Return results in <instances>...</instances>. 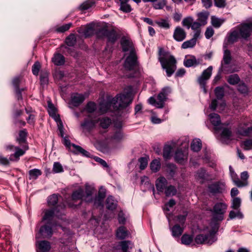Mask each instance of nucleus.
Masks as SVG:
<instances>
[{
	"instance_id": "2eb2a0df",
	"label": "nucleus",
	"mask_w": 252,
	"mask_h": 252,
	"mask_svg": "<svg viewBox=\"0 0 252 252\" xmlns=\"http://www.w3.org/2000/svg\"><path fill=\"white\" fill-rule=\"evenodd\" d=\"M106 196V190L101 187L94 198H93V202L94 205L97 207L102 206L103 199Z\"/></svg>"
},
{
	"instance_id": "393cba45",
	"label": "nucleus",
	"mask_w": 252,
	"mask_h": 252,
	"mask_svg": "<svg viewBox=\"0 0 252 252\" xmlns=\"http://www.w3.org/2000/svg\"><path fill=\"white\" fill-rule=\"evenodd\" d=\"M117 201L115 200L112 196H108L106 200V207L109 210H114L117 207Z\"/></svg>"
},
{
	"instance_id": "20e7f679",
	"label": "nucleus",
	"mask_w": 252,
	"mask_h": 252,
	"mask_svg": "<svg viewBox=\"0 0 252 252\" xmlns=\"http://www.w3.org/2000/svg\"><path fill=\"white\" fill-rule=\"evenodd\" d=\"M215 233V231L212 230L207 234H198L196 236L194 241L197 244H207L211 245L217 240Z\"/></svg>"
},
{
	"instance_id": "9d476101",
	"label": "nucleus",
	"mask_w": 252,
	"mask_h": 252,
	"mask_svg": "<svg viewBox=\"0 0 252 252\" xmlns=\"http://www.w3.org/2000/svg\"><path fill=\"white\" fill-rule=\"evenodd\" d=\"M171 92V89L168 87L163 88L157 96V108H162L164 107V102L167 99V96Z\"/></svg>"
},
{
	"instance_id": "a878e982",
	"label": "nucleus",
	"mask_w": 252,
	"mask_h": 252,
	"mask_svg": "<svg viewBox=\"0 0 252 252\" xmlns=\"http://www.w3.org/2000/svg\"><path fill=\"white\" fill-rule=\"evenodd\" d=\"M27 135L28 133L26 129H24L19 131V136L16 139V141L20 145L26 144Z\"/></svg>"
},
{
	"instance_id": "f3484780",
	"label": "nucleus",
	"mask_w": 252,
	"mask_h": 252,
	"mask_svg": "<svg viewBox=\"0 0 252 252\" xmlns=\"http://www.w3.org/2000/svg\"><path fill=\"white\" fill-rule=\"evenodd\" d=\"M121 45L124 52L129 51L130 53L131 51H135L133 47V44L131 40L125 37L122 38L121 40Z\"/></svg>"
},
{
	"instance_id": "39448f33",
	"label": "nucleus",
	"mask_w": 252,
	"mask_h": 252,
	"mask_svg": "<svg viewBox=\"0 0 252 252\" xmlns=\"http://www.w3.org/2000/svg\"><path fill=\"white\" fill-rule=\"evenodd\" d=\"M227 205L222 202L217 203L213 209V219L215 220H222L223 215L226 212Z\"/></svg>"
},
{
	"instance_id": "69168bd1",
	"label": "nucleus",
	"mask_w": 252,
	"mask_h": 252,
	"mask_svg": "<svg viewBox=\"0 0 252 252\" xmlns=\"http://www.w3.org/2000/svg\"><path fill=\"white\" fill-rule=\"evenodd\" d=\"M63 169L61 164L59 162H55L53 165V171L54 173H60L63 172Z\"/></svg>"
},
{
	"instance_id": "bf43d9fd",
	"label": "nucleus",
	"mask_w": 252,
	"mask_h": 252,
	"mask_svg": "<svg viewBox=\"0 0 252 252\" xmlns=\"http://www.w3.org/2000/svg\"><path fill=\"white\" fill-rule=\"evenodd\" d=\"M94 2L92 0H88L83 2L80 6V9L81 10H87L92 6Z\"/></svg>"
},
{
	"instance_id": "1a4fd4ad",
	"label": "nucleus",
	"mask_w": 252,
	"mask_h": 252,
	"mask_svg": "<svg viewBox=\"0 0 252 252\" xmlns=\"http://www.w3.org/2000/svg\"><path fill=\"white\" fill-rule=\"evenodd\" d=\"M209 192L213 195L222 193L225 189V185L221 182H215L208 186Z\"/></svg>"
},
{
	"instance_id": "2f4dec72",
	"label": "nucleus",
	"mask_w": 252,
	"mask_h": 252,
	"mask_svg": "<svg viewBox=\"0 0 252 252\" xmlns=\"http://www.w3.org/2000/svg\"><path fill=\"white\" fill-rule=\"evenodd\" d=\"M120 2V9L125 13H129L132 10L130 5L127 3L128 0H119Z\"/></svg>"
},
{
	"instance_id": "79ce46f5",
	"label": "nucleus",
	"mask_w": 252,
	"mask_h": 252,
	"mask_svg": "<svg viewBox=\"0 0 252 252\" xmlns=\"http://www.w3.org/2000/svg\"><path fill=\"white\" fill-rule=\"evenodd\" d=\"M76 42V36L73 33L70 34L65 39V43L68 46H73Z\"/></svg>"
},
{
	"instance_id": "aec40b11",
	"label": "nucleus",
	"mask_w": 252,
	"mask_h": 252,
	"mask_svg": "<svg viewBox=\"0 0 252 252\" xmlns=\"http://www.w3.org/2000/svg\"><path fill=\"white\" fill-rule=\"evenodd\" d=\"M36 245L39 252H49L51 249L50 243L46 240L37 241Z\"/></svg>"
},
{
	"instance_id": "c756f323",
	"label": "nucleus",
	"mask_w": 252,
	"mask_h": 252,
	"mask_svg": "<svg viewBox=\"0 0 252 252\" xmlns=\"http://www.w3.org/2000/svg\"><path fill=\"white\" fill-rule=\"evenodd\" d=\"M52 61L55 65H62L64 63L65 59L63 55L58 53L54 55Z\"/></svg>"
},
{
	"instance_id": "4d7b16f0",
	"label": "nucleus",
	"mask_w": 252,
	"mask_h": 252,
	"mask_svg": "<svg viewBox=\"0 0 252 252\" xmlns=\"http://www.w3.org/2000/svg\"><path fill=\"white\" fill-rule=\"evenodd\" d=\"M96 109V105L95 103L90 101L89 102L86 106V110L88 113H93Z\"/></svg>"
},
{
	"instance_id": "4c0bfd02",
	"label": "nucleus",
	"mask_w": 252,
	"mask_h": 252,
	"mask_svg": "<svg viewBox=\"0 0 252 252\" xmlns=\"http://www.w3.org/2000/svg\"><path fill=\"white\" fill-rule=\"evenodd\" d=\"M227 81L229 84L235 85L240 81V78L237 74H233L228 76Z\"/></svg>"
},
{
	"instance_id": "72a5a7b5",
	"label": "nucleus",
	"mask_w": 252,
	"mask_h": 252,
	"mask_svg": "<svg viewBox=\"0 0 252 252\" xmlns=\"http://www.w3.org/2000/svg\"><path fill=\"white\" fill-rule=\"evenodd\" d=\"M128 234L126 228L124 226L120 227L117 230L116 235L119 239H125Z\"/></svg>"
},
{
	"instance_id": "6ab92c4d",
	"label": "nucleus",
	"mask_w": 252,
	"mask_h": 252,
	"mask_svg": "<svg viewBox=\"0 0 252 252\" xmlns=\"http://www.w3.org/2000/svg\"><path fill=\"white\" fill-rule=\"evenodd\" d=\"M232 60V58L231 56V53L229 50H225L223 53V61L221 63V67L222 70L226 73H228V70L226 69V67L223 65V64L225 65H227L230 63L231 61Z\"/></svg>"
},
{
	"instance_id": "0e129e2a",
	"label": "nucleus",
	"mask_w": 252,
	"mask_h": 252,
	"mask_svg": "<svg viewBox=\"0 0 252 252\" xmlns=\"http://www.w3.org/2000/svg\"><path fill=\"white\" fill-rule=\"evenodd\" d=\"M188 215L187 212H184L183 215H179L176 217L177 221L179 222L181 225H183L186 220V218Z\"/></svg>"
},
{
	"instance_id": "f03ea898",
	"label": "nucleus",
	"mask_w": 252,
	"mask_h": 252,
	"mask_svg": "<svg viewBox=\"0 0 252 252\" xmlns=\"http://www.w3.org/2000/svg\"><path fill=\"white\" fill-rule=\"evenodd\" d=\"M158 61L163 69H165L166 74L168 77L171 76L176 69V60L174 57L170 55L163 48H158Z\"/></svg>"
},
{
	"instance_id": "ddd939ff",
	"label": "nucleus",
	"mask_w": 252,
	"mask_h": 252,
	"mask_svg": "<svg viewBox=\"0 0 252 252\" xmlns=\"http://www.w3.org/2000/svg\"><path fill=\"white\" fill-rule=\"evenodd\" d=\"M23 149H20L18 147H15V152L13 154L10 155L9 159L12 161H18L20 157L24 155L25 153V151L29 149L28 146L27 144L21 145Z\"/></svg>"
},
{
	"instance_id": "c03bdc74",
	"label": "nucleus",
	"mask_w": 252,
	"mask_h": 252,
	"mask_svg": "<svg viewBox=\"0 0 252 252\" xmlns=\"http://www.w3.org/2000/svg\"><path fill=\"white\" fill-rule=\"evenodd\" d=\"M167 169L166 171L167 173L169 174V175L173 177L175 175L176 172V169L177 167L176 166L172 163H168L167 164Z\"/></svg>"
},
{
	"instance_id": "a211bd4d",
	"label": "nucleus",
	"mask_w": 252,
	"mask_h": 252,
	"mask_svg": "<svg viewBox=\"0 0 252 252\" xmlns=\"http://www.w3.org/2000/svg\"><path fill=\"white\" fill-rule=\"evenodd\" d=\"M85 97L81 94H74L71 95V103L75 107L79 106L84 101Z\"/></svg>"
},
{
	"instance_id": "6e6d98bb",
	"label": "nucleus",
	"mask_w": 252,
	"mask_h": 252,
	"mask_svg": "<svg viewBox=\"0 0 252 252\" xmlns=\"http://www.w3.org/2000/svg\"><path fill=\"white\" fill-rule=\"evenodd\" d=\"M72 25V24L71 23L63 25L57 28L56 29V31L58 32H65L67 31L70 28Z\"/></svg>"
},
{
	"instance_id": "e433bc0d",
	"label": "nucleus",
	"mask_w": 252,
	"mask_h": 252,
	"mask_svg": "<svg viewBox=\"0 0 252 252\" xmlns=\"http://www.w3.org/2000/svg\"><path fill=\"white\" fill-rule=\"evenodd\" d=\"M240 34L238 31L235 30L232 32L229 35L227 39V41L229 43H233L237 41V39L240 36Z\"/></svg>"
},
{
	"instance_id": "0eeeda50",
	"label": "nucleus",
	"mask_w": 252,
	"mask_h": 252,
	"mask_svg": "<svg viewBox=\"0 0 252 252\" xmlns=\"http://www.w3.org/2000/svg\"><path fill=\"white\" fill-rule=\"evenodd\" d=\"M212 69L213 67L212 66H209L203 71L201 75L198 78V82L201 88L203 89L204 93H207V90L205 87L206 81L210 78L212 75Z\"/></svg>"
},
{
	"instance_id": "a18cd8bd",
	"label": "nucleus",
	"mask_w": 252,
	"mask_h": 252,
	"mask_svg": "<svg viewBox=\"0 0 252 252\" xmlns=\"http://www.w3.org/2000/svg\"><path fill=\"white\" fill-rule=\"evenodd\" d=\"M150 168L153 172H157L160 168V161L158 159L153 160L150 164Z\"/></svg>"
},
{
	"instance_id": "5fc2aeb1",
	"label": "nucleus",
	"mask_w": 252,
	"mask_h": 252,
	"mask_svg": "<svg viewBox=\"0 0 252 252\" xmlns=\"http://www.w3.org/2000/svg\"><path fill=\"white\" fill-rule=\"evenodd\" d=\"M233 182L239 188L246 187L248 185V181L240 180L238 178H234Z\"/></svg>"
},
{
	"instance_id": "412c9836",
	"label": "nucleus",
	"mask_w": 252,
	"mask_h": 252,
	"mask_svg": "<svg viewBox=\"0 0 252 252\" xmlns=\"http://www.w3.org/2000/svg\"><path fill=\"white\" fill-rule=\"evenodd\" d=\"M167 185V181L163 177L158 178L156 182L157 189L159 192H163Z\"/></svg>"
},
{
	"instance_id": "8fccbe9b",
	"label": "nucleus",
	"mask_w": 252,
	"mask_h": 252,
	"mask_svg": "<svg viewBox=\"0 0 252 252\" xmlns=\"http://www.w3.org/2000/svg\"><path fill=\"white\" fill-rule=\"evenodd\" d=\"M215 94L218 99H221L224 96V89L222 87H217L215 89Z\"/></svg>"
},
{
	"instance_id": "de8ad7c7",
	"label": "nucleus",
	"mask_w": 252,
	"mask_h": 252,
	"mask_svg": "<svg viewBox=\"0 0 252 252\" xmlns=\"http://www.w3.org/2000/svg\"><path fill=\"white\" fill-rule=\"evenodd\" d=\"M193 241L192 236L185 234L181 237L182 243L185 245H189Z\"/></svg>"
},
{
	"instance_id": "b1692460",
	"label": "nucleus",
	"mask_w": 252,
	"mask_h": 252,
	"mask_svg": "<svg viewBox=\"0 0 252 252\" xmlns=\"http://www.w3.org/2000/svg\"><path fill=\"white\" fill-rule=\"evenodd\" d=\"M96 122L94 120L85 119L83 123H81V126L88 131L93 129L95 126Z\"/></svg>"
},
{
	"instance_id": "052dcab7",
	"label": "nucleus",
	"mask_w": 252,
	"mask_h": 252,
	"mask_svg": "<svg viewBox=\"0 0 252 252\" xmlns=\"http://www.w3.org/2000/svg\"><path fill=\"white\" fill-rule=\"evenodd\" d=\"M72 145L76 151L78 153H80L83 156H85L86 157L89 156L90 153L86 150L83 149L81 147L75 145V144H72Z\"/></svg>"
},
{
	"instance_id": "774afa93",
	"label": "nucleus",
	"mask_w": 252,
	"mask_h": 252,
	"mask_svg": "<svg viewBox=\"0 0 252 252\" xmlns=\"http://www.w3.org/2000/svg\"><path fill=\"white\" fill-rule=\"evenodd\" d=\"M221 135L222 137L228 139L232 135L231 131L228 128H224L222 129Z\"/></svg>"
},
{
	"instance_id": "ea45409f",
	"label": "nucleus",
	"mask_w": 252,
	"mask_h": 252,
	"mask_svg": "<svg viewBox=\"0 0 252 252\" xmlns=\"http://www.w3.org/2000/svg\"><path fill=\"white\" fill-rule=\"evenodd\" d=\"M155 23L157 24L159 27L165 29H168L170 27V25L167 19H160L159 20L156 21Z\"/></svg>"
},
{
	"instance_id": "dca6fc26",
	"label": "nucleus",
	"mask_w": 252,
	"mask_h": 252,
	"mask_svg": "<svg viewBox=\"0 0 252 252\" xmlns=\"http://www.w3.org/2000/svg\"><path fill=\"white\" fill-rule=\"evenodd\" d=\"M187 33L185 31L180 27H177L174 32L173 38L178 42L183 41L186 38Z\"/></svg>"
},
{
	"instance_id": "3c124183",
	"label": "nucleus",
	"mask_w": 252,
	"mask_h": 252,
	"mask_svg": "<svg viewBox=\"0 0 252 252\" xmlns=\"http://www.w3.org/2000/svg\"><path fill=\"white\" fill-rule=\"evenodd\" d=\"M94 30L93 26L91 25H88L85 27L84 35L86 37H89L94 34Z\"/></svg>"
},
{
	"instance_id": "f704fd0d",
	"label": "nucleus",
	"mask_w": 252,
	"mask_h": 252,
	"mask_svg": "<svg viewBox=\"0 0 252 252\" xmlns=\"http://www.w3.org/2000/svg\"><path fill=\"white\" fill-rule=\"evenodd\" d=\"M211 24L215 28H220L224 22V20L220 19L215 16H212L211 18Z\"/></svg>"
},
{
	"instance_id": "c85d7f7f",
	"label": "nucleus",
	"mask_w": 252,
	"mask_h": 252,
	"mask_svg": "<svg viewBox=\"0 0 252 252\" xmlns=\"http://www.w3.org/2000/svg\"><path fill=\"white\" fill-rule=\"evenodd\" d=\"M187 158V154L181 150H177L175 154V159L179 163H182Z\"/></svg>"
},
{
	"instance_id": "a19ab883",
	"label": "nucleus",
	"mask_w": 252,
	"mask_h": 252,
	"mask_svg": "<svg viewBox=\"0 0 252 252\" xmlns=\"http://www.w3.org/2000/svg\"><path fill=\"white\" fill-rule=\"evenodd\" d=\"M165 194L166 196H174L177 193L176 188L172 185L167 186L165 189Z\"/></svg>"
},
{
	"instance_id": "5701e85b",
	"label": "nucleus",
	"mask_w": 252,
	"mask_h": 252,
	"mask_svg": "<svg viewBox=\"0 0 252 252\" xmlns=\"http://www.w3.org/2000/svg\"><path fill=\"white\" fill-rule=\"evenodd\" d=\"M106 37L107 41L111 44H114L118 38L117 32L114 30H108Z\"/></svg>"
},
{
	"instance_id": "f8f14e48",
	"label": "nucleus",
	"mask_w": 252,
	"mask_h": 252,
	"mask_svg": "<svg viewBox=\"0 0 252 252\" xmlns=\"http://www.w3.org/2000/svg\"><path fill=\"white\" fill-rule=\"evenodd\" d=\"M209 118L212 124L214 126V129L219 131L222 129L223 124L221 123L219 115L216 113H212L209 115Z\"/></svg>"
},
{
	"instance_id": "49530a36",
	"label": "nucleus",
	"mask_w": 252,
	"mask_h": 252,
	"mask_svg": "<svg viewBox=\"0 0 252 252\" xmlns=\"http://www.w3.org/2000/svg\"><path fill=\"white\" fill-rule=\"evenodd\" d=\"M196 42L195 39H191L189 40L186 41L182 44V48L187 49L189 48H193L196 44Z\"/></svg>"
},
{
	"instance_id": "680f3d73",
	"label": "nucleus",
	"mask_w": 252,
	"mask_h": 252,
	"mask_svg": "<svg viewBox=\"0 0 252 252\" xmlns=\"http://www.w3.org/2000/svg\"><path fill=\"white\" fill-rule=\"evenodd\" d=\"M48 74L47 72H41L40 75V81L41 85L47 84L48 82Z\"/></svg>"
},
{
	"instance_id": "4be33fe9",
	"label": "nucleus",
	"mask_w": 252,
	"mask_h": 252,
	"mask_svg": "<svg viewBox=\"0 0 252 252\" xmlns=\"http://www.w3.org/2000/svg\"><path fill=\"white\" fill-rule=\"evenodd\" d=\"M200 63V60H197L194 56H190L189 58H186L184 61V64L187 67L195 66Z\"/></svg>"
},
{
	"instance_id": "58836bf2",
	"label": "nucleus",
	"mask_w": 252,
	"mask_h": 252,
	"mask_svg": "<svg viewBox=\"0 0 252 252\" xmlns=\"http://www.w3.org/2000/svg\"><path fill=\"white\" fill-rule=\"evenodd\" d=\"M42 174V172L38 169H33L29 171L30 180H35Z\"/></svg>"
},
{
	"instance_id": "423d86ee",
	"label": "nucleus",
	"mask_w": 252,
	"mask_h": 252,
	"mask_svg": "<svg viewBox=\"0 0 252 252\" xmlns=\"http://www.w3.org/2000/svg\"><path fill=\"white\" fill-rule=\"evenodd\" d=\"M137 57L135 51H131L126 58L124 63L125 68L128 70H132L138 65Z\"/></svg>"
},
{
	"instance_id": "c9c22d12",
	"label": "nucleus",
	"mask_w": 252,
	"mask_h": 252,
	"mask_svg": "<svg viewBox=\"0 0 252 252\" xmlns=\"http://www.w3.org/2000/svg\"><path fill=\"white\" fill-rule=\"evenodd\" d=\"M202 147L201 141L199 139L193 140L190 145L191 149L194 151L197 152L199 151Z\"/></svg>"
},
{
	"instance_id": "e2e57ef3",
	"label": "nucleus",
	"mask_w": 252,
	"mask_h": 252,
	"mask_svg": "<svg viewBox=\"0 0 252 252\" xmlns=\"http://www.w3.org/2000/svg\"><path fill=\"white\" fill-rule=\"evenodd\" d=\"M229 217L230 219H233L236 217H237L239 219H242L243 218V215L239 210H238L237 212L231 211L229 214Z\"/></svg>"
},
{
	"instance_id": "603ef678",
	"label": "nucleus",
	"mask_w": 252,
	"mask_h": 252,
	"mask_svg": "<svg viewBox=\"0 0 252 252\" xmlns=\"http://www.w3.org/2000/svg\"><path fill=\"white\" fill-rule=\"evenodd\" d=\"M108 29L106 28H101L99 29L96 32V35L98 38H103L106 37Z\"/></svg>"
},
{
	"instance_id": "338daca9",
	"label": "nucleus",
	"mask_w": 252,
	"mask_h": 252,
	"mask_svg": "<svg viewBox=\"0 0 252 252\" xmlns=\"http://www.w3.org/2000/svg\"><path fill=\"white\" fill-rule=\"evenodd\" d=\"M48 111L49 115L52 117L54 118L56 116V109L54 107V105L51 102H48Z\"/></svg>"
},
{
	"instance_id": "13d9d810",
	"label": "nucleus",
	"mask_w": 252,
	"mask_h": 252,
	"mask_svg": "<svg viewBox=\"0 0 252 252\" xmlns=\"http://www.w3.org/2000/svg\"><path fill=\"white\" fill-rule=\"evenodd\" d=\"M58 201V196L57 194H53L48 197V203L49 205L54 206Z\"/></svg>"
},
{
	"instance_id": "4468645a",
	"label": "nucleus",
	"mask_w": 252,
	"mask_h": 252,
	"mask_svg": "<svg viewBox=\"0 0 252 252\" xmlns=\"http://www.w3.org/2000/svg\"><path fill=\"white\" fill-rule=\"evenodd\" d=\"M252 29L250 23H245L242 24L239 30V33L240 36L244 39H247L250 36Z\"/></svg>"
},
{
	"instance_id": "9b49d317",
	"label": "nucleus",
	"mask_w": 252,
	"mask_h": 252,
	"mask_svg": "<svg viewBox=\"0 0 252 252\" xmlns=\"http://www.w3.org/2000/svg\"><path fill=\"white\" fill-rule=\"evenodd\" d=\"M63 209L64 207H61L62 211L63 210ZM63 214V212L60 213V211L59 209H58V207L47 210L45 212V215L43 218V220H50L54 215L59 218Z\"/></svg>"
},
{
	"instance_id": "473e14b6",
	"label": "nucleus",
	"mask_w": 252,
	"mask_h": 252,
	"mask_svg": "<svg viewBox=\"0 0 252 252\" xmlns=\"http://www.w3.org/2000/svg\"><path fill=\"white\" fill-rule=\"evenodd\" d=\"M209 15V13L208 11H203L198 14V20L203 26L207 24Z\"/></svg>"
},
{
	"instance_id": "7c9ffc66",
	"label": "nucleus",
	"mask_w": 252,
	"mask_h": 252,
	"mask_svg": "<svg viewBox=\"0 0 252 252\" xmlns=\"http://www.w3.org/2000/svg\"><path fill=\"white\" fill-rule=\"evenodd\" d=\"M184 228L179 224H175L171 228L172 235L174 237H179L183 233Z\"/></svg>"
},
{
	"instance_id": "37998d69",
	"label": "nucleus",
	"mask_w": 252,
	"mask_h": 252,
	"mask_svg": "<svg viewBox=\"0 0 252 252\" xmlns=\"http://www.w3.org/2000/svg\"><path fill=\"white\" fill-rule=\"evenodd\" d=\"M124 137L123 132L121 129H117L114 132V134L111 136V139L116 141L121 140Z\"/></svg>"
},
{
	"instance_id": "6e6552de",
	"label": "nucleus",
	"mask_w": 252,
	"mask_h": 252,
	"mask_svg": "<svg viewBox=\"0 0 252 252\" xmlns=\"http://www.w3.org/2000/svg\"><path fill=\"white\" fill-rule=\"evenodd\" d=\"M53 234L52 227L51 224L48 221L46 224L42 226L37 234L35 235L36 239L41 238H50Z\"/></svg>"
},
{
	"instance_id": "7ed1b4c3",
	"label": "nucleus",
	"mask_w": 252,
	"mask_h": 252,
	"mask_svg": "<svg viewBox=\"0 0 252 252\" xmlns=\"http://www.w3.org/2000/svg\"><path fill=\"white\" fill-rule=\"evenodd\" d=\"M94 191L95 189L93 187L89 185H86L85 191L81 188L73 191L71 195V199L74 202L80 200L79 205L81 204L82 201L88 203L93 202V195Z\"/></svg>"
},
{
	"instance_id": "09e8293b",
	"label": "nucleus",
	"mask_w": 252,
	"mask_h": 252,
	"mask_svg": "<svg viewBox=\"0 0 252 252\" xmlns=\"http://www.w3.org/2000/svg\"><path fill=\"white\" fill-rule=\"evenodd\" d=\"M100 126L103 128H107L111 123V120L109 118H103L99 119Z\"/></svg>"
},
{
	"instance_id": "864d4df0",
	"label": "nucleus",
	"mask_w": 252,
	"mask_h": 252,
	"mask_svg": "<svg viewBox=\"0 0 252 252\" xmlns=\"http://www.w3.org/2000/svg\"><path fill=\"white\" fill-rule=\"evenodd\" d=\"M41 64L38 61H36L32 66V72L33 75L37 76L41 69Z\"/></svg>"
},
{
	"instance_id": "bb28decb",
	"label": "nucleus",
	"mask_w": 252,
	"mask_h": 252,
	"mask_svg": "<svg viewBox=\"0 0 252 252\" xmlns=\"http://www.w3.org/2000/svg\"><path fill=\"white\" fill-rule=\"evenodd\" d=\"M208 174L206 173V171L203 169L201 168L199 169L196 173L195 177L196 179L200 181L201 184H203L205 180H206Z\"/></svg>"
},
{
	"instance_id": "f257e3e1",
	"label": "nucleus",
	"mask_w": 252,
	"mask_h": 252,
	"mask_svg": "<svg viewBox=\"0 0 252 252\" xmlns=\"http://www.w3.org/2000/svg\"><path fill=\"white\" fill-rule=\"evenodd\" d=\"M131 93L117 95L115 97L108 98L107 101L100 104L99 110L102 113L107 111H116L126 108L132 101Z\"/></svg>"
},
{
	"instance_id": "cd10ccee",
	"label": "nucleus",
	"mask_w": 252,
	"mask_h": 252,
	"mask_svg": "<svg viewBox=\"0 0 252 252\" xmlns=\"http://www.w3.org/2000/svg\"><path fill=\"white\" fill-rule=\"evenodd\" d=\"M131 245V242L129 241H122L120 242L117 245L116 248L118 250H122V252H129L128 250Z\"/></svg>"
}]
</instances>
